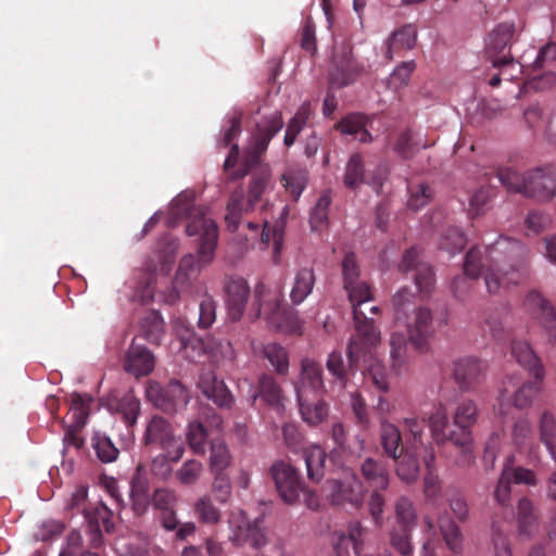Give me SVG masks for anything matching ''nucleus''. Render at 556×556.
<instances>
[{"instance_id": "nucleus-9", "label": "nucleus", "mask_w": 556, "mask_h": 556, "mask_svg": "<svg viewBox=\"0 0 556 556\" xmlns=\"http://www.w3.org/2000/svg\"><path fill=\"white\" fill-rule=\"evenodd\" d=\"M262 520H249L242 509H233L230 513L229 525L231 528L230 540L236 546L250 545L253 548H261L267 543Z\"/></svg>"}, {"instance_id": "nucleus-1", "label": "nucleus", "mask_w": 556, "mask_h": 556, "mask_svg": "<svg viewBox=\"0 0 556 556\" xmlns=\"http://www.w3.org/2000/svg\"><path fill=\"white\" fill-rule=\"evenodd\" d=\"M282 114L275 111L263 116L253 128L250 142L244 151L242 168L232 175L233 179L250 175L248 195L244 198L242 190L235 191L227 204L225 217L227 228L230 231L238 230L239 226H245L250 233L245 239H256L261 231V224L256 222L241 220L243 214L254 208L268 187L271 170L268 164L262 162V155L266 152L270 140L283 128Z\"/></svg>"}, {"instance_id": "nucleus-41", "label": "nucleus", "mask_w": 556, "mask_h": 556, "mask_svg": "<svg viewBox=\"0 0 556 556\" xmlns=\"http://www.w3.org/2000/svg\"><path fill=\"white\" fill-rule=\"evenodd\" d=\"M540 440L545 445L551 457L556 462V416L544 410L539 420Z\"/></svg>"}, {"instance_id": "nucleus-23", "label": "nucleus", "mask_w": 556, "mask_h": 556, "mask_svg": "<svg viewBox=\"0 0 556 556\" xmlns=\"http://www.w3.org/2000/svg\"><path fill=\"white\" fill-rule=\"evenodd\" d=\"M296 397L299 391H303L304 396H319L324 391L323 368L313 359L304 358L301 362L300 381L295 384Z\"/></svg>"}, {"instance_id": "nucleus-27", "label": "nucleus", "mask_w": 556, "mask_h": 556, "mask_svg": "<svg viewBox=\"0 0 556 556\" xmlns=\"http://www.w3.org/2000/svg\"><path fill=\"white\" fill-rule=\"evenodd\" d=\"M424 455V450L416 448L413 450L412 446H406V450L396 455V458H393L396 462V476L403 482L410 484L415 482L419 477L420 465H419V455Z\"/></svg>"}, {"instance_id": "nucleus-15", "label": "nucleus", "mask_w": 556, "mask_h": 556, "mask_svg": "<svg viewBox=\"0 0 556 556\" xmlns=\"http://www.w3.org/2000/svg\"><path fill=\"white\" fill-rule=\"evenodd\" d=\"M363 65L353 56L351 49L342 48L333 53V67L329 74L330 87L343 88L357 80Z\"/></svg>"}, {"instance_id": "nucleus-40", "label": "nucleus", "mask_w": 556, "mask_h": 556, "mask_svg": "<svg viewBox=\"0 0 556 556\" xmlns=\"http://www.w3.org/2000/svg\"><path fill=\"white\" fill-rule=\"evenodd\" d=\"M477 420L478 408L475 401L464 400L459 402L453 416L454 425L458 428L457 432H471V427ZM452 432H456V430Z\"/></svg>"}, {"instance_id": "nucleus-14", "label": "nucleus", "mask_w": 556, "mask_h": 556, "mask_svg": "<svg viewBox=\"0 0 556 556\" xmlns=\"http://www.w3.org/2000/svg\"><path fill=\"white\" fill-rule=\"evenodd\" d=\"M270 475L281 500L289 505L295 504L304 485L299 471L288 463L276 462L270 468Z\"/></svg>"}, {"instance_id": "nucleus-50", "label": "nucleus", "mask_w": 556, "mask_h": 556, "mask_svg": "<svg viewBox=\"0 0 556 556\" xmlns=\"http://www.w3.org/2000/svg\"><path fill=\"white\" fill-rule=\"evenodd\" d=\"M438 525L446 546L454 553L459 552L463 545L459 527L447 516L440 517Z\"/></svg>"}, {"instance_id": "nucleus-6", "label": "nucleus", "mask_w": 556, "mask_h": 556, "mask_svg": "<svg viewBox=\"0 0 556 556\" xmlns=\"http://www.w3.org/2000/svg\"><path fill=\"white\" fill-rule=\"evenodd\" d=\"M252 309L254 317L264 316L279 328L285 327L290 332L301 333L299 319L292 312H287L282 306L281 294L268 289L263 282L255 286Z\"/></svg>"}, {"instance_id": "nucleus-5", "label": "nucleus", "mask_w": 556, "mask_h": 556, "mask_svg": "<svg viewBox=\"0 0 556 556\" xmlns=\"http://www.w3.org/2000/svg\"><path fill=\"white\" fill-rule=\"evenodd\" d=\"M352 306L355 334L349 343L350 362L353 365L364 348L376 346L380 342V331L371 317L362 309V305L374 300L370 286L366 281H357L344 287Z\"/></svg>"}, {"instance_id": "nucleus-43", "label": "nucleus", "mask_w": 556, "mask_h": 556, "mask_svg": "<svg viewBox=\"0 0 556 556\" xmlns=\"http://www.w3.org/2000/svg\"><path fill=\"white\" fill-rule=\"evenodd\" d=\"M428 422L432 438L438 444L450 442V432H446L448 425L447 413L443 404L439 403L434 406L433 412L428 417Z\"/></svg>"}, {"instance_id": "nucleus-25", "label": "nucleus", "mask_w": 556, "mask_h": 556, "mask_svg": "<svg viewBox=\"0 0 556 556\" xmlns=\"http://www.w3.org/2000/svg\"><path fill=\"white\" fill-rule=\"evenodd\" d=\"M404 430L409 441L407 446H412L413 450H424V464L427 468L430 467L431 463H434V452L429 445H426L422 441L426 428V418H419L417 416L405 417L402 421Z\"/></svg>"}, {"instance_id": "nucleus-2", "label": "nucleus", "mask_w": 556, "mask_h": 556, "mask_svg": "<svg viewBox=\"0 0 556 556\" xmlns=\"http://www.w3.org/2000/svg\"><path fill=\"white\" fill-rule=\"evenodd\" d=\"M527 248L516 239L500 237L482 254L479 248H471L465 256L464 276H457L452 282L456 298L463 300L472 282L484 273V283L490 294L518 285L526 277Z\"/></svg>"}, {"instance_id": "nucleus-46", "label": "nucleus", "mask_w": 556, "mask_h": 556, "mask_svg": "<svg viewBox=\"0 0 556 556\" xmlns=\"http://www.w3.org/2000/svg\"><path fill=\"white\" fill-rule=\"evenodd\" d=\"M496 176L507 191L528 197V173L522 175L511 168L503 167L496 170Z\"/></svg>"}, {"instance_id": "nucleus-24", "label": "nucleus", "mask_w": 556, "mask_h": 556, "mask_svg": "<svg viewBox=\"0 0 556 556\" xmlns=\"http://www.w3.org/2000/svg\"><path fill=\"white\" fill-rule=\"evenodd\" d=\"M154 366L153 354L146 346L132 342L124 359L125 371L140 378L148 376L154 369Z\"/></svg>"}, {"instance_id": "nucleus-10", "label": "nucleus", "mask_w": 556, "mask_h": 556, "mask_svg": "<svg viewBox=\"0 0 556 556\" xmlns=\"http://www.w3.org/2000/svg\"><path fill=\"white\" fill-rule=\"evenodd\" d=\"M147 397L156 408L165 413H174L178 407L189 402L187 388L178 380H170L167 384L150 382L147 388Z\"/></svg>"}, {"instance_id": "nucleus-38", "label": "nucleus", "mask_w": 556, "mask_h": 556, "mask_svg": "<svg viewBox=\"0 0 556 556\" xmlns=\"http://www.w3.org/2000/svg\"><path fill=\"white\" fill-rule=\"evenodd\" d=\"M450 442L458 450L455 463L458 467H469L475 462L471 432H450Z\"/></svg>"}, {"instance_id": "nucleus-39", "label": "nucleus", "mask_w": 556, "mask_h": 556, "mask_svg": "<svg viewBox=\"0 0 556 556\" xmlns=\"http://www.w3.org/2000/svg\"><path fill=\"white\" fill-rule=\"evenodd\" d=\"M308 173L303 168H289L280 178V182L293 201H298L307 186Z\"/></svg>"}, {"instance_id": "nucleus-7", "label": "nucleus", "mask_w": 556, "mask_h": 556, "mask_svg": "<svg viewBox=\"0 0 556 556\" xmlns=\"http://www.w3.org/2000/svg\"><path fill=\"white\" fill-rule=\"evenodd\" d=\"M343 473L342 478H331L325 481L323 492L327 501L332 506L362 507L367 489L354 471L349 470Z\"/></svg>"}, {"instance_id": "nucleus-17", "label": "nucleus", "mask_w": 556, "mask_h": 556, "mask_svg": "<svg viewBox=\"0 0 556 556\" xmlns=\"http://www.w3.org/2000/svg\"><path fill=\"white\" fill-rule=\"evenodd\" d=\"M225 303L231 320L241 319L250 299V287L242 277H230L224 285Z\"/></svg>"}, {"instance_id": "nucleus-58", "label": "nucleus", "mask_w": 556, "mask_h": 556, "mask_svg": "<svg viewBox=\"0 0 556 556\" xmlns=\"http://www.w3.org/2000/svg\"><path fill=\"white\" fill-rule=\"evenodd\" d=\"M142 332L149 342L153 344L161 342L164 333V321L157 313L152 312L143 319Z\"/></svg>"}, {"instance_id": "nucleus-8", "label": "nucleus", "mask_w": 556, "mask_h": 556, "mask_svg": "<svg viewBox=\"0 0 556 556\" xmlns=\"http://www.w3.org/2000/svg\"><path fill=\"white\" fill-rule=\"evenodd\" d=\"M521 29L511 22L496 25L485 40V56L493 67L514 63L510 47L518 41Z\"/></svg>"}, {"instance_id": "nucleus-62", "label": "nucleus", "mask_w": 556, "mask_h": 556, "mask_svg": "<svg viewBox=\"0 0 556 556\" xmlns=\"http://www.w3.org/2000/svg\"><path fill=\"white\" fill-rule=\"evenodd\" d=\"M413 529L394 527L390 534V542L394 549L402 556H410L413 545L410 542Z\"/></svg>"}, {"instance_id": "nucleus-47", "label": "nucleus", "mask_w": 556, "mask_h": 556, "mask_svg": "<svg viewBox=\"0 0 556 556\" xmlns=\"http://www.w3.org/2000/svg\"><path fill=\"white\" fill-rule=\"evenodd\" d=\"M136 279L137 282L132 300L142 304L151 302L154 296L155 273L152 270H140Z\"/></svg>"}, {"instance_id": "nucleus-59", "label": "nucleus", "mask_w": 556, "mask_h": 556, "mask_svg": "<svg viewBox=\"0 0 556 556\" xmlns=\"http://www.w3.org/2000/svg\"><path fill=\"white\" fill-rule=\"evenodd\" d=\"M532 426L528 418L522 417L515 421L511 430V439L519 450H526L532 442Z\"/></svg>"}, {"instance_id": "nucleus-64", "label": "nucleus", "mask_w": 556, "mask_h": 556, "mask_svg": "<svg viewBox=\"0 0 556 556\" xmlns=\"http://www.w3.org/2000/svg\"><path fill=\"white\" fill-rule=\"evenodd\" d=\"M330 204L331 198L328 193H324L319 197L309 216V224L313 229L319 230L324 227L328 219V210Z\"/></svg>"}, {"instance_id": "nucleus-48", "label": "nucleus", "mask_w": 556, "mask_h": 556, "mask_svg": "<svg viewBox=\"0 0 556 556\" xmlns=\"http://www.w3.org/2000/svg\"><path fill=\"white\" fill-rule=\"evenodd\" d=\"M197 519L204 525L215 526L220 521L222 513L214 505L211 496L203 495L193 505Z\"/></svg>"}, {"instance_id": "nucleus-60", "label": "nucleus", "mask_w": 556, "mask_h": 556, "mask_svg": "<svg viewBox=\"0 0 556 556\" xmlns=\"http://www.w3.org/2000/svg\"><path fill=\"white\" fill-rule=\"evenodd\" d=\"M407 190L409 193L407 205L415 211L427 205L433 197L432 189L426 184H409Z\"/></svg>"}, {"instance_id": "nucleus-45", "label": "nucleus", "mask_w": 556, "mask_h": 556, "mask_svg": "<svg viewBox=\"0 0 556 556\" xmlns=\"http://www.w3.org/2000/svg\"><path fill=\"white\" fill-rule=\"evenodd\" d=\"M257 396H262V399L270 406L280 405L281 388L273 376L263 375L260 378L258 391L252 393V403L256 401Z\"/></svg>"}, {"instance_id": "nucleus-52", "label": "nucleus", "mask_w": 556, "mask_h": 556, "mask_svg": "<svg viewBox=\"0 0 556 556\" xmlns=\"http://www.w3.org/2000/svg\"><path fill=\"white\" fill-rule=\"evenodd\" d=\"M263 355L279 375H286L289 370V355L287 350L277 344L268 343L263 348Z\"/></svg>"}, {"instance_id": "nucleus-12", "label": "nucleus", "mask_w": 556, "mask_h": 556, "mask_svg": "<svg viewBox=\"0 0 556 556\" xmlns=\"http://www.w3.org/2000/svg\"><path fill=\"white\" fill-rule=\"evenodd\" d=\"M400 270L405 274L414 271V281L422 298H428L433 292L435 287L433 268L420 260L419 251L416 248L405 251Z\"/></svg>"}, {"instance_id": "nucleus-33", "label": "nucleus", "mask_w": 556, "mask_h": 556, "mask_svg": "<svg viewBox=\"0 0 556 556\" xmlns=\"http://www.w3.org/2000/svg\"><path fill=\"white\" fill-rule=\"evenodd\" d=\"M380 444L387 456L391 458H396L399 453L406 450L401 430L384 418L380 421Z\"/></svg>"}, {"instance_id": "nucleus-56", "label": "nucleus", "mask_w": 556, "mask_h": 556, "mask_svg": "<svg viewBox=\"0 0 556 556\" xmlns=\"http://www.w3.org/2000/svg\"><path fill=\"white\" fill-rule=\"evenodd\" d=\"M163 454L152 460V470L156 475L166 476L172 471L170 463H177L184 455V447L162 448Z\"/></svg>"}, {"instance_id": "nucleus-29", "label": "nucleus", "mask_w": 556, "mask_h": 556, "mask_svg": "<svg viewBox=\"0 0 556 556\" xmlns=\"http://www.w3.org/2000/svg\"><path fill=\"white\" fill-rule=\"evenodd\" d=\"M511 354L520 366L528 370L529 375L533 376L536 380L544 379V367L527 341L513 340Z\"/></svg>"}, {"instance_id": "nucleus-51", "label": "nucleus", "mask_w": 556, "mask_h": 556, "mask_svg": "<svg viewBox=\"0 0 556 556\" xmlns=\"http://www.w3.org/2000/svg\"><path fill=\"white\" fill-rule=\"evenodd\" d=\"M395 520L400 528L414 529L417 522V514L414 503L406 496H401L395 502Z\"/></svg>"}, {"instance_id": "nucleus-37", "label": "nucleus", "mask_w": 556, "mask_h": 556, "mask_svg": "<svg viewBox=\"0 0 556 556\" xmlns=\"http://www.w3.org/2000/svg\"><path fill=\"white\" fill-rule=\"evenodd\" d=\"M210 456H208V469L210 471H223L227 470L231 463L232 456L230 451L220 438L210 439Z\"/></svg>"}, {"instance_id": "nucleus-55", "label": "nucleus", "mask_w": 556, "mask_h": 556, "mask_svg": "<svg viewBox=\"0 0 556 556\" xmlns=\"http://www.w3.org/2000/svg\"><path fill=\"white\" fill-rule=\"evenodd\" d=\"M90 401V397L79 393L71 395V414L74 427L81 429L86 425L89 416Z\"/></svg>"}, {"instance_id": "nucleus-61", "label": "nucleus", "mask_w": 556, "mask_h": 556, "mask_svg": "<svg viewBox=\"0 0 556 556\" xmlns=\"http://www.w3.org/2000/svg\"><path fill=\"white\" fill-rule=\"evenodd\" d=\"M213 476L212 492L215 498L225 504L228 502L231 495V481L226 470L223 471H210Z\"/></svg>"}, {"instance_id": "nucleus-36", "label": "nucleus", "mask_w": 556, "mask_h": 556, "mask_svg": "<svg viewBox=\"0 0 556 556\" xmlns=\"http://www.w3.org/2000/svg\"><path fill=\"white\" fill-rule=\"evenodd\" d=\"M374 346L364 348L358 359L353 365L349 361L348 366L344 364L341 352H339V351L331 352L328 356L327 364H326L328 371L334 378H337L339 381L344 383L346 380L348 372L353 371L357 368V364L361 361V358H365L367 355H369L371 357V349ZM346 354H348V358L350 359L349 351L346 352Z\"/></svg>"}, {"instance_id": "nucleus-42", "label": "nucleus", "mask_w": 556, "mask_h": 556, "mask_svg": "<svg viewBox=\"0 0 556 556\" xmlns=\"http://www.w3.org/2000/svg\"><path fill=\"white\" fill-rule=\"evenodd\" d=\"M326 452L318 445H313L304 451V462L307 477L312 481H320L325 475Z\"/></svg>"}, {"instance_id": "nucleus-16", "label": "nucleus", "mask_w": 556, "mask_h": 556, "mask_svg": "<svg viewBox=\"0 0 556 556\" xmlns=\"http://www.w3.org/2000/svg\"><path fill=\"white\" fill-rule=\"evenodd\" d=\"M528 198L548 201L556 195V164L528 172Z\"/></svg>"}, {"instance_id": "nucleus-30", "label": "nucleus", "mask_w": 556, "mask_h": 556, "mask_svg": "<svg viewBox=\"0 0 556 556\" xmlns=\"http://www.w3.org/2000/svg\"><path fill=\"white\" fill-rule=\"evenodd\" d=\"M298 402L302 419L311 426L319 425L328 416V406L319 396H304L299 391Z\"/></svg>"}, {"instance_id": "nucleus-31", "label": "nucleus", "mask_w": 556, "mask_h": 556, "mask_svg": "<svg viewBox=\"0 0 556 556\" xmlns=\"http://www.w3.org/2000/svg\"><path fill=\"white\" fill-rule=\"evenodd\" d=\"M361 473L371 490H387L390 483V473L386 465L372 457H367L361 465Z\"/></svg>"}, {"instance_id": "nucleus-21", "label": "nucleus", "mask_w": 556, "mask_h": 556, "mask_svg": "<svg viewBox=\"0 0 556 556\" xmlns=\"http://www.w3.org/2000/svg\"><path fill=\"white\" fill-rule=\"evenodd\" d=\"M366 529L359 521H353L348 525L346 531L336 532L333 534V548L336 556H351V549L359 555L364 541Z\"/></svg>"}, {"instance_id": "nucleus-19", "label": "nucleus", "mask_w": 556, "mask_h": 556, "mask_svg": "<svg viewBox=\"0 0 556 556\" xmlns=\"http://www.w3.org/2000/svg\"><path fill=\"white\" fill-rule=\"evenodd\" d=\"M525 308L542 325L549 340H556V313L548 302L536 291L527 294Z\"/></svg>"}, {"instance_id": "nucleus-32", "label": "nucleus", "mask_w": 556, "mask_h": 556, "mask_svg": "<svg viewBox=\"0 0 556 556\" xmlns=\"http://www.w3.org/2000/svg\"><path fill=\"white\" fill-rule=\"evenodd\" d=\"M517 528L521 536L531 538L539 530V515L533 502L521 497L517 505Z\"/></svg>"}, {"instance_id": "nucleus-34", "label": "nucleus", "mask_w": 556, "mask_h": 556, "mask_svg": "<svg viewBox=\"0 0 556 556\" xmlns=\"http://www.w3.org/2000/svg\"><path fill=\"white\" fill-rule=\"evenodd\" d=\"M367 122L368 118L364 114L352 113L338 122L336 124V129L343 135L354 136V138L359 142L367 143L372 139L370 132L366 128Z\"/></svg>"}, {"instance_id": "nucleus-4", "label": "nucleus", "mask_w": 556, "mask_h": 556, "mask_svg": "<svg viewBox=\"0 0 556 556\" xmlns=\"http://www.w3.org/2000/svg\"><path fill=\"white\" fill-rule=\"evenodd\" d=\"M193 197L189 193H180L172 202L170 213L176 218H188L186 227L188 236L200 237V255L203 262L213 260L218 240V229L207 210L202 206H194Z\"/></svg>"}, {"instance_id": "nucleus-18", "label": "nucleus", "mask_w": 556, "mask_h": 556, "mask_svg": "<svg viewBox=\"0 0 556 556\" xmlns=\"http://www.w3.org/2000/svg\"><path fill=\"white\" fill-rule=\"evenodd\" d=\"M143 441L146 445L155 444L161 448L184 447L180 440L175 437L172 424L157 415L147 425Z\"/></svg>"}, {"instance_id": "nucleus-28", "label": "nucleus", "mask_w": 556, "mask_h": 556, "mask_svg": "<svg viewBox=\"0 0 556 556\" xmlns=\"http://www.w3.org/2000/svg\"><path fill=\"white\" fill-rule=\"evenodd\" d=\"M130 501L136 515H143L150 504V484L146 470L138 466L130 481Z\"/></svg>"}, {"instance_id": "nucleus-26", "label": "nucleus", "mask_w": 556, "mask_h": 556, "mask_svg": "<svg viewBox=\"0 0 556 556\" xmlns=\"http://www.w3.org/2000/svg\"><path fill=\"white\" fill-rule=\"evenodd\" d=\"M416 41L417 30L412 24L394 30L387 40L386 59L392 61L395 56H402L404 52L416 46Z\"/></svg>"}, {"instance_id": "nucleus-57", "label": "nucleus", "mask_w": 556, "mask_h": 556, "mask_svg": "<svg viewBox=\"0 0 556 556\" xmlns=\"http://www.w3.org/2000/svg\"><path fill=\"white\" fill-rule=\"evenodd\" d=\"M416 70L415 61L402 62L389 76L388 87L394 91L403 89L409 83L410 76Z\"/></svg>"}, {"instance_id": "nucleus-49", "label": "nucleus", "mask_w": 556, "mask_h": 556, "mask_svg": "<svg viewBox=\"0 0 556 556\" xmlns=\"http://www.w3.org/2000/svg\"><path fill=\"white\" fill-rule=\"evenodd\" d=\"M364 160L359 153H355L346 163L343 184L346 188L354 190L364 182Z\"/></svg>"}, {"instance_id": "nucleus-44", "label": "nucleus", "mask_w": 556, "mask_h": 556, "mask_svg": "<svg viewBox=\"0 0 556 556\" xmlns=\"http://www.w3.org/2000/svg\"><path fill=\"white\" fill-rule=\"evenodd\" d=\"M312 114L311 104L303 103L294 114V116L287 124L286 134L283 137V144L290 148L294 144L298 135L302 131Z\"/></svg>"}, {"instance_id": "nucleus-22", "label": "nucleus", "mask_w": 556, "mask_h": 556, "mask_svg": "<svg viewBox=\"0 0 556 556\" xmlns=\"http://www.w3.org/2000/svg\"><path fill=\"white\" fill-rule=\"evenodd\" d=\"M554 61H556V43L548 42L539 50L535 60L528 67V70H531L529 77L534 88L552 86L556 83V74L553 72H545L542 75L536 74L538 71L545 68Z\"/></svg>"}, {"instance_id": "nucleus-3", "label": "nucleus", "mask_w": 556, "mask_h": 556, "mask_svg": "<svg viewBox=\"0 0 556 556\" xmlns=\"http://www.w3.org/2000/svg\"><path fill=\"white\" fill-rule=\"evenodd\" d=\"M392 302L395 324L404 326L407 331V338L394 331L390 339L393 365L401 366L406 358L407 342L420 353L428 351L429 339L433 334L432 313L427 307L416 308L415 295L406 287L394 294Z\"/></svg>"}, {"instance_id": "nucleus-63", "label": "nucleus", "mask_w": 556, "mask_h": 556, "mask_svg": "<svg viewBox=\"0 0 556 556\" xmlns=\"http://www.w3.org/2000/svg\"><path fill=\"white\" fill-rule=\"evenodd\" d=\"M202 472V463L197 459H189L176 471V478L184 485H192L200 479Z\"/></svg>"}, {"instance_id": "nucleus-11", "label": "nucleus", "mask_w": 556, "mask_h": 556, "mask_svg": "<svg viewBox=\"0 0 556 556\" xmlns=\"http://www.w3.org/2000/svg\"><path fill=\"white\" fill-rule=\"evenodd\" d=\"M543 380L528 381L519 386L517 389L516 382L514 381V377L507 379V381H503V388L500 390L498 394V413L504 415L506 414L505 407H509L510 405L515 406L518 409H525L532 405L533 399L541 391V382Z\"/></svg>"}, {"instance_id": "nucleus-35", "label": "nucleus", "mask_w": 556, "mask_h": 556, "mask_svg": "<svg viewBox=\"0 0 556 556\" xmlns=\"http://www.w3.org/2000/svg\"><path fill=\"white\" fill-rule=\"evenodd\" d=\"M316 281L312 267H302L296 270L294 282L290 291V299L293 304H301L313 291Z\"/></svg>"}, {"instance_id": "nucleus-54", "label": "nucleus", "mask_w": 556, "mask_h": 556, "mask_svg": "<svg viewBox=\"0 0 556 556\" xmlns=\"http://www.w3.org/2000/svg\"><path fill=\"white\" fill-rule=\"evenodd\" d=\"M467 239L457 227H448L441 236L439 247L450 254L460 252L466 245Z\"/></svg>"}, {"instance_id": "nucleus-13", "label": "nucleus", "mask_w": 556, "mask_h": 556, "mask_svg": "<svg viewBox=\"0 0 556 556\" xmlns=\"http://www.w3.org/2000/svg\"><path fill=\"white\" fill-rule=\"evenodd\" d=\"M486 368L478 357H459L453 363L454 381L463 392L476 391L485 379Z\"/></svg>"}, {"instance_id": "nucleus-53", "label": "nucleus", "mask_w": 556, "mask_h": 556, "mask_svg": "<svg viewBox=\"0 0 556 556\" xmlns=\"http://www.w3.org/2000/svg\"><path fill=\"white\" fill-rule=\"evenodd\" d=\"M186 438L189 447L194 454L204 455L206 453V442L208 439V433L202 422H190L188 425Z\"/></svg>"}, {"instance_id": "nucleus-20", "label": "nucleus", "mask_w": 556, "mask_h": 556, "mask_svg": "<svg viewBox=\"0 0 556 556\" xmlns=\"http://www.w3.org/2000/svg\"><path fill=\"white\" fill-rule=\"evenodd\" d=\"M198 388L202 394L222 408H229L233 402L230 391L225 382L217 379L211 370L202 371L199 376Z\"/></svg>"}]
</instances>
